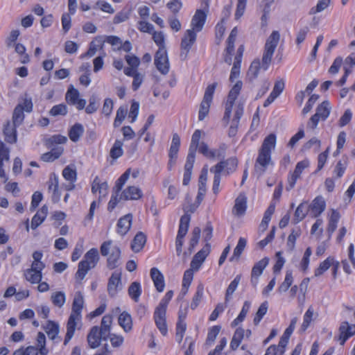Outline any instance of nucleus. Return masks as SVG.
<instances>
[{
  "instance_id": "f257e3e1",
  "label": "nucleus",
  "mask_w": 355,
  "mask_h": 355,
  "mask_svg": "<svg viewBox=\"0 0 355 355\" xmlns=\"http://www.w3.org/2000/svg\"><path fill=\"white\" fill-rule=\"evenodd\" d=\"M243 83L238 80L230 89L225 105V113L223 121L225 125L230 122L228 131L230 137H234L237 132L239 121L243 114V104L235 103L239 94L242 89Z\"/></svg>"
},
{
  "instance_id": "f03ea898",
  "label": "nucleus",
  "mask_w": 355,
  "mask_h": 355,
  "mask_svg": "<svg viewBox=\"0 0 355 355\" xmlns=\"http://www.w3.org/2000/svg\"><path fill=\"white\" fill-rule=\"evenodd\" d=\"M84 303L85 300L83 293L76 291L74 293L71 312L67 324V334L64 342L65 345L72 338L78 324L81 322Z\"/></svg>"
},
{
  "instance_id": "7ed1b4c3",
  "label": "nucleus",
  "mask_w": 355,
  "mask_h": 355,
  "mask_svg": "<svg viewBox=\"0 0 355 355\" xmlns=\"http://www.w3.org/2000/svg\"><path fill=\"white\" fill-rule=\"evenodd\" d=\"M276 141L277 137L273 133L264 139L254 164V171L257 175H263L272 163L271 153L275 148Z\"/></svg>"
},
{
  "instance_id": "20e7f679",
  "label": "nucleus",
  "mask_w": 355,
  "mask_h": 355,
  "mask_svg": "<svg viewBox=\"0 0 355 355\" xmlns=\"http://www.w3.org/2000/svg\"><path fill=\"white\" fill-rule=\"evenodd\" d=\"M99 261V254L96 248H92L86 252L83 259L79 262L76 278L83 280L88 271L94 268Z\"/></svg>"
},
{
  "instance_id": "39448f33",
  "label": "nucleus",
  "mask_w": 355,
  "mask_h": 355,
  "mask_svg": "<svg viewBox=\"0 0 355 355\" xmlns=\"http://www.w3.org/2000/svg\"><path fill=\"white\" fill-rule=\"evenodd\" d=\"M100 250L102 256L107 257V263L110 269H114L121 264V250L116 245H113L112 241L103 242Z\"/></svg>"
},
{
  "instance_id": "423d86ee",
  "label": "nucleus",
  "mask_w": 355,
  "mask_h": 355,
  "mask_svg": "<svg viewBox=\"0 0 355 355\" xmlns=\"http://www.w3.org/2000/svg\"><path fill=\"white\" fill-rule=\"evenodd\" d=\"M280 35L277 31L272 32L270 35L268 37L263 54V71H266L271 62L272 58L274 52L279 42Z\"/></svg>"
},
{
  "instance_id": "0eeeda50",
  "label": "nucleus",
  "mask_w": 355,
  "mask_h": 355,
  "mask_svg": "<svg viewBox=\"0 0 355 355\" xmlns=\"http://www.w3.org/2000/svg\"><path fill=\"white\" fill-rule=\"evenodd\" d=\"M331 109L330 103L327 101H323L318 106L315 114L311 117L307 128L312 130L316 128L320 120L324 121L328 118Z\"/></svg>"
},
{
  "instance_id": "6e6552de",
  "label": "nucleus",
  "mask_w": 355,
  "mask_h": 355,
  "mask_svg": "<svg viewBox=\"0 0 355 355\" xmlns=\"http://www.w3.org/2000/svg\"><path fill=\"white\" fill-rule=\"evenodd\" d=\"M190 220L191 216L188 214H185L180 218L179 229L175 241V248L178 256H180L182 253L184 238L188 232Z\"/></svg>"
},
{
  "instance_id": "1a4fd4ad",
  "label": "nucleus",
  "mask_w": 355,
  "mask_h": 355,
  "mask_svg": "<svg viewBox=\"0 0 355 355\" xmlns=\"http://www.w3.org/2000/svg\"><path fill=\"white\" fill-rule=\"evenodd\" d=\"M216 87V84L213 83L208 85L205 90L198 113V119L200 121H202L209 114Z\"/></svg>"
},
{
  "instance_id": "9d476101",
  "label": "nucleus",
  "mask_w": 355,
  "mask_h": 355,
  "mask_svg": "<svg viewBox=\"0 0 355 355\" xmlns=\"http://www.w3.org/2000/svg\"><path fill=\"white\" fill-rule=\"evenodd\" d=\"M310 162L308 159H304L296 164L295 170L290 173L288 177V186L286 189L291 190L294 188L297 180L300 178L304 169L309 168Z\"/></svg>"
},
{
  "instance_id": "9b49d317",
  "label": "nucleus",
  "mask_w": 355,
  "mask_h": 355,
  "mask_svg": "<svg viewBox=\"0 0 355 355\" xmlns=\"http://www.w3.org/2000/svg\"><path fill=\"white\" fill-rule=\"evenodd\" d=\"M166 307L158 305L154 312L153 318L156 327L163 336H166L168 334V328L166 320Z\"/></svg>"
},
{
  "instance_id": "f8f14e48",
  "label": "nucleus",
  "mask_w": 355,
  "mask_h": 355,
  "mask_svg": "<svg viewBox=\"0 0 355 355\" xmlns=\"http://www.w3.org/2000/svg\"><path fill=\"white\" fill-rule=\"evenodd\" d=\"M269 263V258L264 257L256 262L251 271L250 283L254 288H257L259 284V279L265 268Z\"/></svg>"
},
{
  "instance_id": "ddd939ff",
  "label": "nucleus",
  "mask_w": 355,
  "mask_h": 355,
  "mask_svg": "<svg viewBox=\"0 0 355 355\" xmlns=\"http://www.w3.org/2000/svg\"><path fill=\"white\" fill-rule=\"evenodd\" d=\"M155 64L162 74H166L169 71V62L165 48H160L156 52Z\"/></svg>"
},
{
  "instance_id": "4468645a",
  "label": "nucleus",
  "mask_w": 355,
  "mask_h": 355,
  "mask_svg": "<svg viewBox=\"0 0 355 355\" xmlns=\"http://www.w3.org/2000/svg\"><path fill=\"white\" fill-rule=\"evenodd\" d=\"M210 251L211 246L209 243H207L199 252H198L194 255L191 261L190 268L194 269L195 271L199 270L207 257L209 254Z\"/></svg>"
},
{
  "instance_id": "2eb2a0df",
  "label": "nucleus",
  "mask_w": 355,
  "mask_h": 355,
  "mask_svg": "<svg viewBox=\"0 0 355 355\" xmlns=\"http://www.w3.org/2000/svg\"><path fill=\"white\" fill-rule=\"evenodd\" d=\"M79 92L70 85L66 94V100L68 103L75 105L78 110H83L86 105L85 99L79 98Z\"/></svg>"
},
{
  "instance_id": "dca6fc26",
  "label": "nucleus",
  "mask_w": 355,
  "mask_h": 355,
  "mask_svg": "<svg viewBox=\"0 0 355 355\" xmlns=\"http://www.w3.org/2000/svg\"><path fill=\"white\" fill-rule=\"evenodd\" d=\"M197 37V33L191 29H187L181 41V56L184 53V57L186 58L187 53L191 49L192 46L195 43Z\"/></svg>"
},
{
  "instance_id": "f3484780",
  "label": "nucleus",
  "mask_w": 355,
  "mask_h": 355,
  "mask_svg": "<svg viewBox=\"0 0 355 355\" xmlns=\"http://www.w3.org/2000/svg\"><path fill=\"white\" fill-rule=\"evenodd\" d=\"M121 288V272L115 271L108 280L107 292L111 297H114Z\"/></svg>"
},
{
  "instance_id": "a211bd4d",
  "label": "nucleus",
  "mask_w": 355,
  "mask_h": 355,
  "mask_svg": "<svg viewBox=\"0 0 355 355\" xmlns=\"http://www.w3.org/2000/svg\"><path fill=\"white\" fill-rule=\"evenodd\" d=\"M62 176L69 183L64 185L67 191L73 190L75 187V182L77 179V173L74 165H68L62 171Z\"/></svg>"
},
{
  "instance_id": "6ab92c4d",
  "label": "nucleus",
  "mask_w": 355,
  "mask_h": 355,
  "mask_svg": "<svg viewBox=\"0 0 355 355\" xmlns=\"http://www.w3.org/2000/svg\"><path fill=\"white\" fill-rule=\"evenodd\" d=\"M120 192V199L124 200H137L143 196L141 189L134 185L128 186Z\"/></svg>"
},
{
  "instance_id": "aec40b11",
  "label": "nucleus",
  "mask_w": 355,
  "mask_h": 355,
  "mask_svg": "<svg viewBox=\"0 0 355 355\" xmlns=\"http://www.w3.org/2000/svg\"><path fill=\"white\" fill-rule=\"evenodd\" d=\"M326 201L322 196L315 197L309 206L312 216L318 218L324 211Z\"/></svg>"
},
{
  "instance_id": "412c9836",
  "label": "nucleus",
  "mask_w": 355,
  "mask_h": 355,
  "mask_svg": "<svg viewBox=\"0 0 355 355\" xmlns=\"http://www.w3.org/2000/svg\"><path fill=\"white\" fill-rule=\"evenodd\" d=\"M207 19V13L202 10H197L191 22V30L198 33L202 31Z\"/></svg>"
},
{
  "instance_id": "4be33fe9",
  "label": "nucleus",
  "mask_w": 355,
  "mask_h": 355,
  "mask_svg": "<svg viewBox=\"0 0 355 355\" xmlns=\"http://www.w3.org/2000/svg\"><path fill=\"white\" fill-rule=\"evenodd\" d=\"M340 218V213L334 209H330V211L328 212V224L327 227V231L329 234V239L331 237L332 234L336 230Z\"/></svg>"
},
{
  "instance_id": "5701e85b",
  "label": "nucleus",
  "mask_w": 355,
  "mask_h": 355,
  "mask_svg": "<svg viewBox=\"0 0 355 355\" xmlns=\"http://www.w3.org/2000/svg\"><path fill=\"white\" fill-rule=\"evenodd\" d=\"M339 332L338 341L343 345L348 338L355 334V324H350L347 322H343L340 326Z\"/></svg>"
},
{
  "instance_id": "b1692460",
  "label": "nucleus",
  "mask_w": 355,
  "mask_h": 355,
  "mask_svg": "<svg viewBox=\"0 0 355 355\" xmlns=\"http://www.w3.org/2000/svg\"><path fill=\"white\" fill-rule=\"evenodd\" d=\"M238 35V30L236 27H234L227 40V47H226V55L225 58V62L228 64H231L232 63V58L231 55L234 51V42L236 41V38Z\"/></svg>"
},
{
  "instance_id": "393cba45",
  "label": "nucleus",
  "mask_w": 355,
  "mask_h": 355,
  "mask_svg": "<svg viewBox=\"0 0 355 355\" xmlns=\"http://www.w3.org/2000/svg\"><path fill=\"white\" fill-rule=\"evenodd\" d=\"M102 339L103 340V334L100 331L99 327H93L87 335V342L89 347L93 349L98 347Z\"/></svg>"
},
{
  "instance_id": "a878e982",
  "label": "nucleus",
  "mask_w": 355,
  "mask_h": 355,
  "mask_svg": "<svg viewBox=\"0 0 355 355\" xmlns=\"http://www.w3.org/2000/svg\"><path fill=\"white\" fill-rule=\"evenodd\" d=\"M150 277L156 290L159 293L162 292L165 287V282L161 271L157 268H152L150 269Z\"/></svg>"
},
{
  "instance_id": "bb28decb",
  "label": "nucleus",
  "mask_w": 355,
  "mask_h": 355,
  "mask_svg": "<svg viewBox=\"0 0 355 355\" xmlns=\"http://www.w3.org/2000/svg\"><path fill=\"white\" fill-rule=\"evenodd\" d=\"M105 42L103 36L96 37L89 44V49L87 51L81 55L82 58L85 57L91 58L94 56L97 51L102 49Z\"/></svg>"
},
{
  "instance_id": "cd10ccee",
  "label": "nucleus",
  "mask_w": 355,
  "mask_h": 355,
  "mask_svg": "<svg viewBox=\"0 0 355 355\" xmlns=\"http://www.w3.org/2000/svg\"><path fill=\"white\" fill-rule=\"evenodd\" d=\"M354 251V244L350 243L348 247V260L342 261L343 270L347 274H350L353 269H355Z\"/></svg>"
},
{
  "instance_id": "c85d7f7f",
  "label": "nucleus",
  "mask_w": 355,
  "mask_h": 355,
  "mask_svg": "<svg viewBox=\"0 0 355 355\" xmlns=\"http://www.w3.org/2000/svg\"><path fill=\"white\" fill-rule=\"evenodd\" d=\"M132 221V216L130 214L119 218L116 225L117 233L121 236L125 235L131 227Z\"/></svg>"
},
{
  "instance_id": "c756f323",
  "label": "nucleus",
  "mask_w": 355,
  "mask_h": 355,
  "mask_svg": "<svg viewBox=\"0 0 355 355\" xmlns=\"http://www.w3.org/2000/svg\"><path fill=\"white\" fill-rule=\"evenodd\" d=\"M247 209V198L245 194L241 193L235 200V204L232 212L236 216L245 214Z\"/></svg>"
},
{
  "instance_id": "7c9ffc66",
  "label": "nucleus",
  "mask_w": 355,
  "mask_h": 355,
  "mask_svg": "<svg viewBox=\"0 0 355 355\" xmlns=\"http://www.w3.org/2000/svg\"><path fill=\"white\" fill-rule=\"evenodd\" d=\"M284 82L282 80L276 81L273 89L267 99L263 103L264 107H268L283 92L284 89Z\"/></svg>"
},
{
  "instance_id": "2f4dec72",
  "label": "nucleus",
  "mask_w": 355,
  "mask_h": 355,
  "mask_svg": "<svg viewBox=\"0 0 355 355\" xmlns=\"http://www.w3.org/2000/svg\"><path fill=\"white\" fill-rule=\"evenodd\" d=\"M32 257L33 261L29 268L42 272V270L45 268V263L42 261L43 258L42 252L40 250L33 252Z\"/></svg>"
},
{
  "instance_id": "473e14b6",
  "label": "nucleus",
  "mask_w": 355,
  "mask_h": 355,
  "mask_svg": "<svg viewBox=\"0 0 355 355\" xmlns=\"http://www.w3.org/2000/svg\"><path fill=\"white\" fill-rule=\"evenodd\" d=\"M112 319V316L110 314H106L102 318L99 329L100 331L103 334V340H107L110 334Z\"/></svg>"
},
{
  "instance_id": "72a5a7b5",
  "label": "nucleus",
  "mask_w": 355,
  "mask_h": 355,
  "mask_svg": "<svg viewBox=\"0 0 355 355\" xmlns=\"http://www.w3.org/2000/svg\"><path fill=\"white\" fill-rule=\"evenodd\" d=\"M108 185L106 182H101L98 178H96L92 183V191L93 193L104 196L107 193Z\"/></svg>"
},
{
  "instance_id": "f704fd0d",
  "label": "nucleus",
  "mask_w": 355,
  "mask_h": 355,
  "mask_svg": "<svg viewBox=\"0 0 355 355\" xmlns=\"http://www.w3.org/2000/svg\"><path fill=\"white\" fill-rule=\"evenodd\" d=\"M119 325L124 331L129 332L132 329V320L130 313L126 311L122 312L118 318Z\"/></svg>"
},
{
  "instance_id": "c9c22d12",
  "label": "nucleus",
  "mask_w": 355,
  "mask_h": 355,
  "mask_svg": "<svg viewBox=\"0 0 355 355\" xmlns=\"http://www.w3.org/2000/svg\"><path fill=\"white\" fill-rule=\"evenodd\" d=\"M16 128L10 122H8L3 129L6 141L10 144H14L17 141V130Z\"/></svg>"
},
{
  "instance_id": "e433bc0d",
  "label": "nucleus",
  "mask_w": 355,
  "mask_h": 355,
  "mask_svg": "<svg viewBox=\"0 0 355 355\" xmlns=\"http://www.w3.org/2000/svg\"><path fill=\"white\" fill-rule=\"evenodd\" d=\"M24 277L32 284H37L42 279V272L28 268L24 271Z\"/></svg>"
},
{
  "instance_id": "4c0bfd02",
  "label": "nucleus",
  "mask_w": 355,
  "mask_h": 355,
  "mask_svg": "<svg viewBox=\"0 0 355 355\" xmlns=\"http://www.w3.org/2000/svg\"><path fill=\"white\" fill-rule=\"evenodd\" d=\"M146 242V236L141 232H138L131 245L132 250L135 252H138L141 250Z\"/></svg>"
},
{
  "instance_id": "58836bf2",
  "label": "nucleus",
  "mask_w": 355,
  "mask_h": 355,
  "mask_svg": "<svg viewBox=\"0 0 355 355\" xmlns=\"http://www.w3.org/2000/svg\"><path fill=\"white\" fill-rule=\"evenodd\" d=\"M250 307L251 302L250 301H245L239 315L232 322L231 326L232 327L238 326L245 320Z\"/></svg>"
},
{
  "instance_id": "ea45409f",
  "label": "nucleus",
  "mask_w": 355,
  "mask_h": 355,
  "mask_svg": "<svg viewBox=\"0 0 355 355\" xmlns=\"http://www.w3.org/2000/svg\"><path fill=\"white\" fill-rule=\"evenodd\" d=\"M84 133V127L79 123H75L69 131V137L73 141L77 142Z\"/></svg>"
},
{
  "instance_id": "a19ab883",
  "label": "nucleus",
  "mask_w": 355,
  "mask_h": 355,
  "mask_svg": "<svg viewBox=\"0 0 355 355\" xmlns=\"http://www.w3.org/2000/svg\"><path fill=\"white\" fill-rule=\"evenodd\" d=\"M335 259L332 257H327L325 260L322 261L319 266L315 270L314 275L320 277L323 275L331 266H334Z\"/></svg>"
},
{
  "instance_id": "79ce46f5",
  "label": "nucleus",
  "mask_w": 355,
  "mask_h": 355,
  "mask_svg": "<svg viewBox=\"0 0 355 355\" xmlns=\"http://www.w3.org/2000/svg\"><path fill=\"white\" fill-rule=\"evenodd\" d=\"M49 189L52 191V201L53 202H58L61 198V193L58 187V179L54 177V179L51 178L49 184Z\"/></svg>"
},
{
  "instance_id": "37998d69",
  "label": "nucleus",
  "mask_w": 355,
  "mask_h": 355,
  "mask_svg": "<svg viewBox=\"0 0 355 355\" xmlns=\"http://www.w3.org/2000/svg\"><path fill=\"white\" fill-rule=\"evenodd\" d=\"M309 207L306 202L300 203L297 207L294 214V223H298L302 221L308 214Z\"/></svg>"
},
{
  "instance_id": "c03bdc74",
  "label": "nucleus",
  "mask_w": 355,
  "mask_h": 355,
  "mask_svg": "<svg viewBox=\"0 0 355 355\" xmlns=\"http://www.w3.org/2000/svg\"><path fill=\"white\" fill-rule=\"evenodd\" d=\"M141 293L142 289L139 282H134L130 285L128 288V295L135 302H139Z\"/></svg>"
},
{
  "instance_id": "a18cd8bd",
  "label": "nucleus",
  "mask_w": 355,
  "mask_h": 355,
  "mask_svg": "<svg viewBox=\"0 0 355 355\" xmlns=\"http://www.w3.org/2000/svg\"><path fill=\"white\" fill-rule=\"evenodd\" d=\"M245 337V329L239 327L236 329L232 339L230 342V347L232 350H236L241 343V341Z\"/></svg>"
},
{
  "instance_id": "49530a36",
  "label": "nucleus",
  "mask_w": 355,
  "mask_h": 355,
  "mask_svg": "<svg viewBox=\"0 0 355 355\" xmlns=\"http://www.w3.org/2000/svg\"><path fill=\"white\" fill-rule=\"evenodd\" d=\"M194 271V269L190 268L189 269L187 270L184 273L182 287V293L183 295H186L189 291V288L193 279Z\"/></svg>"
},
{
  "instance_id": "de8ad7c7",
  "label": "nucleus",
  "mask_w": 355,
  "mask_h": 355,
  "mask_svg": "<svg viewBox=\"0 0 355 355\" xmlns=\"http://www.w3.org/2000/svg\"><path fill=\"white\" fill-rule=\"evenodd\" d=\"M180 146V138L177 133L173 135L168 156L171 158H177Z\"/></svg>"
},
{
  "instance_id": "09e8293b",
  "label": "nucleus",
  "mask_w": 355,
  "mask_h": 355,
  "mask_svg": "<svg viewBox=\"0 0 355 355\" xmlns=\"http://www.w3.org/2000/svg\"><path fill=\"white\" fill-rule=\"evenodd\" d=\"M51 300L54 306L62 308L66 302V295L63 291H55L51 294Z\"/></svg>"
},
{
  "instance_id": "8fccbe9b",
  "label": "nucleus",
  "mask_w": 355,
  "mask_h": 355,
  "mask_svg": "<svg viewBox=\"0 0 355 355\" xmlns=\"http://www.w3.org/2000/svg\"><path fill=\"white\" fill-rule=\"evenodd\" d=\"M198 151L207 158H215L219 156L218 150L216 149H210L207 144L204 142L200 143Z\"/></svg>"
},
{
  "instance_id": "3c124183",
  "label": "nucleus",
  "mask_w": 355,
  "mask_h": 355,
  "mask_svg": "<svg viewBox=\"0 0 355 355\" xmlns=\"http://www.w3.org/2000/svg\"><path fill=\"white\" fill-rule=\"evenodd\" d=\"M293 282V276L291 270H287L284 282L278 287L277 291L280 293H285L291 286Z\"/></svg>"
},
{
  "instance_id": "603ef678",
  "label": "nucleus",
  "mask_w": 355,
  "mask_h": 355,
  "mask_svg": "<svg viewBox=\"0 0 355 355\" xmlns=\"http://www.w3.org/2000/svg\"><path fill=\"white\" fill-rule=\"evenodd\" d=\"M261 69L263 70V62L261 63L259 59H255L252 62L248 74L250 78H256Z\"/></svg>"
},
{
  "instance_id": "864d4df0",
  "label": "nucleus",
  "mask_w": 355,
  "mask_h": 355,
  "mask_svg": "<svg viewBox=\"0 0 355 355\" xmlns=\"http://www.w3.org/2000/svg\"><path fill=\"white\" fill-rule=\"evenodd\" d=\"M247 241L245 238L241 237L239 239L238 243L236 248L234 250L233 255L230 258V261H234V259H239L240 256L241 255L243 251L246 247Z\"/></svg>"
},
{
  "instance_id": "5fc2aeb1",
  "label": "nucleus",
  "mask_w": 355,
  "mask_h": 355,
  "mask_svg": "<svg viewBox=\"0 0 355 355\" xmlns=\"http://www.w3.org/2000/svg\"><path fill=\"white\" fill-rule=\"evenodd\" d=\"M312 254V250L310 247H308L304 253V255L299 263V268L303 272H306L309 267L310 263V257Z\"/></svg>"
},
{
  "instance_id": "6e6d98bb",
  "label": "nucleus",
  "mask_w": 355,
  "mask_h": 355,
  "mask_svg": "<svg viewBox=\"0 0 355 355\" xmlns=\"http://www.w3.org/2000/svg\"><path fill=\"white\" fill-rule=\"evenodd\" d=\"M24 119V114L21 105H17L12 114V124L15 127L19 126Z\"/></svg>"
},
{
  "instance_id": "4d7b16f0",
  "label": "nucleus",
  "mask_w": 355,
  "mask_h": 355,
  "mask_svg": "<svg viewBox=\"0 0 355 355\" xmlns=\"http://www.w3.org/2000/svg\"><path fill=\"white\" fill-rule=\"evenodd\" d=\"M240 281H241V275H238L234 279V280L231 282V283L228 286L227 291H226V293H225V297L226 303H227L230 300L231 296L232 295L234 292L237 288Z\"/></svg>"
},
{
  "instance_id": "13d9d810",
  "label": "nucleus",
  "mask_w": 355,
  "mask_h": 355,
  "mask_svg": "<svg viewBox=\"0 0 355 355\" xmlns=\"http://www.w3.org/2000/svg\"><path fill=\"white\" fill-rule=\"evenodd\" d=\"M123 142L120 140H116L113 146L112 147L110 155L113 159H116L120 157L123 153Z\"/></svg>"
},
{
  "instance_id": "bf43d9fd",
  "label": "nucleus",
  "mask_w": 355,
  "mask_h": 355,
  "mask_svg": "<svg viewBox=\"0 0 355 355\" xmlns=\"http://www.w3.org/2000/svg\"><path fill=\"white\" fill-rule=\"evenodd\" d=\"M203 294H204V288L202 286L199 285L197 287L196 293H195L194 296L193 297L192 301L190 304V307L191 309L194 310L198 306V305L200 304V303L202 299Z\"/></svg>"
},
{
  "instance_id": "052dcab7",
  "label": "nucleus",
  "mask_w": 355,
  "mask_h": 355,
  "mask_svg": "<svg viewBox=\"0 0 355 355\" xmlns=\"http://www.w3.org/2000/svg\"><path fill=\"white\" fill-rule=\"evenodd\" d=\"M275 210V205L271 204L264 213L260 227L264 230L268 227V223L270 221L271 216Z\"/></svg>"
},
{
  "instance_id": "680f3d73",
  "label": "nucleus",
  "mask_w": 355,
  "mask_h": 355,
  "mask_svg": "<svg viewBox=\"0 0 355 355\" xmlns=\"http://www.w3.org/2000/svg\"><path fill=\"white\" fill-rule=\"evenodd\" d=\"M45 331L50 339L54 340L58 335L59 326L55 322H49L45 327Z\"/></svg>"
},
{
  "instance_id": "e2e57ef3",
  "label": "nucleus",
  "mask_w": 355,
  "mask_h": 355,
  "mask_svg": "<svg viewBox=\"0 0 355 355\" xmlns=\"http://www.w3.org/2000/svg\"><path fill=\"white\" fill-rule=\"evenodd\" d=\"M301 233L302 232L300 228L294 229L291 231L287 239V246L290 250H294L296 240L300 237Z\"/></svg>"
},
{
  "instance_id": "0e129e2a",
  "label": "nucleus",
  "mask_w": 355,
  "mask_h": 355,
  "mask_svg": "<svg viewBox=\"0 0 355 355\" xmlns=\"http://www.w3.org/2000/svg\"><path fill=\"white\" fill-rule=\"evenodd\" d=\"M268 302H263V303L261 304V305L259 306V307L256 313V315L254 318V324L257 325L261 322V320H262L263 316L266 314V313L268 311Z\"/></svg>"
},
{
  "instance_id": "69168bd1",
  "label": "nucleus",
  "mask_w": 355,
  "mask_h": 355,
  "mask_svg": "<svg viewBox=\"0 0 355 355\" xmlns=\"http://www.w3.org/2000/svg\"><path fill=\"white\" fill-rule=\"evenodd\" d=\"M45 335L42 332L38 333L37 337V345L38 347L37 349L41 355H47V354L49 353V350L45 347Z\"/></svg>"
},
{
  "instance_id": "338daca9",
  "label": "nucleus",
  "mask_w": 355,
  "mask_h": 355,
  "mask_svg": "<svg viewBox=\"0 0 355 355\" xmlns=\"http://www.w3.org/2000/svg\"><path fill=\"white\" fill-rule=\"evenodd\" d=\"M220 329L221 327L219 325H215L209 329L206 340L207 345H210L214 342L220 331Z\"/></svg>"
},
{
  "instance_id": "774afa93",
  "label": "nucleus",
  "mask_w": 355,
  "mask_h": 355,
  "mask_svg": "<svg viewBox=\"0 0 355 355\" xmlns=\"http://www.w3.org/2000/svg\"><path fill=\"white\" fill-rule=\"evenodd\" d=\"M313 313V309L311 306L307 309V311L304 313L303 318V322L301 326V330L302 331H305L306 329L309 327L311 322L312 321Z\"/></svg>"
}]
</instances>
